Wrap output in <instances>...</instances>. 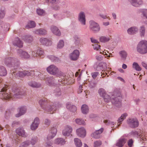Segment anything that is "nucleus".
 I'll use <instances>...</instances> for the list:
<instances>
[{
	"label": "nucleus",
	"instance_id": "nucleus-40",
	"mask_svg": "<svg viewBox=\"0 0 147 147\" xmlns=\"http://www.w3.org/2000/svg\"><path fill=\"white\" fill-rule=\"evenodd\" d=\"M36 24L33 21H30L29 22L26 26L27 28H30L34 27L35 26Z\"/></svg>",
	"mask_w": 147,
	"mask_h": 147
},
{
	"label": "nucleus",
	"instance_id": "nucleus-12",
	"mask_svg": "<svg viewBox=\"0 0 147 147\" xmlns=\"http://www.w3.org/2000/svg\"><path fill=\"white\" fill-rule=\"evenodd\" d=\"M40 42L42 45L47 46L51 45L52 42L50 39H49L46 38H42L40 39Z\"/></svg>",
	"mask_w": 147,
	"mask_h": 147
},
{
	"label": "nucleus",
	"instance_id": "nucleus-14",
	"mask_svg": "<svg viewBox=\"0 0 147 147\" xmlns=\"http://www.w3.org/2000/svg\"><path fill=\"white\" fill-rule=\"evenodd\" d=\"M78 20L82 24L84 25L85 24V15L84 12L81 11L79 13V14Z\"/></svg>",
	"mask_w": 147,
	"mask_h": 147
},
{
	"label": "nucleus",
	"instance_id": "nucleus-15",
	"mask_svg": "<svg viewBox=\"0 0 147 147\" xmlns=\"http://www.w3.org/2000/svg\"><path fill=\"white\" fill-rule=\"evenodd\" d=\"M127 140V139L124 137H121L117 141L116 145L119 147L123 146Z\"/></svg>",
	"mask_w": 147,
	"mask_h": 147
},
{
	"label": "nucleus",
	"instance_id": "nucleus-49",
	"mask_svg": "<svg viewBox=\"0 0 147 147\" xmlns=\"http://www.w3.org/2000/svg\"><path fill=\"white\" fill-rule=\"evenodd\" d=\"M48 58L52 61H56L58 60V59L54 56L50 55L48 56Z\"/></svg>",
	"mask_w": 147,
	"mask_h": 147
},
{
	"label": "nucleus",
	"instance_id": "nucleus-38",
	"mask_svg": "<svg viewBox=\"0 0 147 147\" xmlns=\"http://www.w3.org/2000/svg\"><path fill=\"white\" fill-rule=\"evenodd\" d=\"M132 65L133 68L135 69L136 71H139L142 70L141 68L137 63L134 62L133 64Z\"/></svg>",
	"mask_w": 147,
	"mask_h": 147
},
{
	"label": "nucleus",
	"instance_id": "nucleus-54",
	"mask_svg": "<svg viewBox=\"0 0 147 147\" xmlns=\"http://www.w3.org/2000/svg\"><path fill=\"white\" fill-rule=\"evenodd\" d=\"M127 144L128 145L129 147H131L133 144V141L132 139H129L127 142Z\"/></svg>",
	"mask_w": 147,
	"mask_h": 147
},
{
	"label": "nucleus",
	"instance_id": "nucleus-2",
	"mask_svg": "<svg viewBox=\"0 0 147 147\" xmlns=\"http://www.w3.org/2000/svg\"><path fill=\"white\" fill-rule=\"evenodd\" d=\"M39 103L42 109L47 111L51 114L54 113L53 112L55 111L56 109V106L55 105L48 107L49 103L47 101V99L43 98L39 100Z\"/></svg>",
	"mask_w": 147,
	"mask_h": 147
},
{
	"label": "nucleus",
	"instance_id": "nucleus-48",
	"mask_svg": "<svg viewBox=\"0 0 147 147\" xmlns=\"http://www.w3.org/2000/svg\"><path fill=\"white\" fill-rule=\"evenodd\" d=\"M94 49L96 51H99L100 50V46L97 44L92 45Z\"/></svg>",
	"mask_w": 147,
	"mask_h": 147
},
{
	"label": "nucleus",
	"instance_id": "nucleus-46",
	"mask_svg": "<svg viewBox=\"0 0 147 147\" xmlns=\"http://www.w3.org/2000/svg\"><path fill=\"white\" fill-rule=\"evenodd\" d=\"M102 144V142L100 140L95 141L94 143V147H100Z\"/></svg>",
	"mask_w": 147,
	"mask_h": 147
},
{
	"label": "nucleus",
	"instance_id": "nucleus-31",
	"mask_svg": "<svg viewBox=\"0 0 147 147\" xmlns=\"http://www.w3.org/2000/svg\"><path fill=\"white\" fill-rule=\"evenodd\" d=\"M89 108L88 106L85 104L83 105L81 107V111L82 113L86 114L89 112Z\"/></svg>",
	"mask_w": 147,
	"mask_h": 147
},
{
	"label": "nucleus",
	"instance_id": "nucleus-50",
	"mask_svg": "<svg viewBox=\"0 0 147 147\" xmlns=\"http://www.w3.org/2000/svg\"><path fill=\"white\" fill-rule=\"evenodd\" d=\"M36 12L39 15H44L45 13L43 10L40 9H37Z\"/></svg>",
	"mask_w": 147,
	"mask_h": 147
},
{
	"label": "nucleus",
	"instance_id": "nucleus-3",
	"mask_svg": "<svg viewBox=\"0 0 147 147\" xmlns=\"http://www.w3.org/2000/svg\"><path fill=\"white\" fill-rule=\"evenodd\" d=\"M12 73L17 77H23L26 76H37L39 75L40 72L36 70H24L22 71H18L16 72L13 71Z\"/></svg>",
	"mask_w": 147,
	"mask_h": 147
},
{
	"label": "nucleus",
	"instance_id": "nucleus-20",
	"mask_svg": "<svg viewBox=\"0 0 147 147\" xmlns=\"http://www.w3.org/2000/svg\"><path fill=\"white\" fill-rule=\"evenodd\" d=\"M138 29L137 27H132L128 29L127 32L129 34L133 35L138 32Z\"/></svg>",
	"mask_w": 147,
	"mask_h": 147
},
{
	"label": "nucleus",
	"instance_id": "nucleus-10",
	"mask_svg": "<svg viewBox=\"0 0 147 147\" xmlns=\"http://www.w3.org/2000/svg\"><path fill=\"white\" fill-rule=\"evenodd\" d=\"M18 53L19 56L22 58L27 59L29 58L30 55L26 51H23L22 49H19L18 51Z\"/></svg>",
	"mask_w": 147,
	"mask_h": 147
},
{
	"label": "nucleus",
	"instance_id": "nucleus-51",
	"mask_svg": "<svg viewBox=\"0 0 147 147\" xmlns=\"http://www.w3.org/2000/svg\"><path fill=\"white\" fill-rule=\"evenodd\" d=\"M55 94L57 96H59L61 94V92L60 89L59 88H57L56 89V90L55 91Z\"/></svg>",
	"mask_w": 147,
	"mask_h": 147
},
{
	"label": "nucleus",
	"instance_id": "nucleus-29",
	"mask_svg": "<svg viewBox=\"0 0 147 147\" xmlns=\"http://www.w3.org/2000/svg\"><path fill=\"white\" fill-rule=\"evenodd\" d=\"M35 34L40 35H44L47 33V31L45 29H40L34 31Z\"/></svg>",
	"mask_w": 147,
	"mask_h": 147
},
{
	"label": "nucleus",
	"instance_id": "nucleus-60",
	"mask_svg": "<svg viewBox=\"0 0 147 147\" xmlns=\"http://www.w3.org/2000/svg\"><path fill=\"white\" fill-rule=\"evenodd\" d=\"M48 2L51 3L53 4L58 3L59 2V0H47Z\"/></svg>",
	"mask_w": 147,
	"mask_h": 147
},
{
	"label": "nucleus",
	"instance_id": "nucleus-36",
	"mask_svg": "<svg viewBox=\"0 0 147 147\" xmlns=\"http://www.w3.org/2000/svg\"><path fill=\"white\" fill-rule=\"evenodd\" d=\"M72 131V129H64L63 131V134L65 136L70 135Z\"/></svg>",
	"mask_w": 147,
	"mask_h": 147
},
{
	"label": "nucleus",
	"instance_id": "nucleus-52",
	"mask_svg": "<svg viewBox=\"0 0 147 147\" xmlns=\"http://www.w3.org/2000/svg\"><path fill=\"white\" fill-rule=\"evenodd\" d=\"M52 7L55 10H57L59 9L60 7L57 3H55L53 5Z\"/></svg>",
	"mask_w": 147,
	"mask_h": 147
},
{
	"label": "nucleus",
	"instance_id": "nucleus-57",
	"mask_svg": "<svg viewBox=\"0 0 147 147\" xmlns=\"http://www.w3.org/2000/svg\"><path fill=\"white\" fill-rule=\"evenodd\" d=\"M5 15V11L3 10H0V17L1 18H3Z\"/></svg>",
	"mask_w": 147,
	"mask_h": 147
},
{
	"label": "nucleus",
	"instance_id": "nucleus-62",
	"mask_svg": "<svg viewBox=\"0 0 147 147\" xmlns=\"http://www.w3.org/2000/svg\"><path fill=\"white\" fill-rule=\"evenodd\" d=\"M71 105H71L70 103L67 102L66 104V107L67 109L70 110L71 108Z\"/></svg>",
	"mask_w": 147,
	"mask_h": 147
},
{
	"label": "nucleus",
	"instance_id": "nucleus-56",
	"mask_svg": "<svg viewBox=\"0 0 147 147\" xmlns=\"http://www.w3.org/2000/svg\"><path fill=\"white\" fill-rule=\"evenodd\" d=\"M103 58V56L101 55H96V59L98 61H101L102 60Z\"/></svg>",
	"mask_w": 147,
	"mask_h": 147
},
{
	"label": "nucleus",
	"instance_id": "nucleus-61",
	"mask_svg": "<svg viewBox=\"0 0 147 147\" xmlns=\"http://www.w3.org/2000/svg\"><path fill=\"white\" fill-rule=\"evenodd\" d=\"M99 74V72H94L92 73V78L94 79Z\"/></svg>",
	"mask_w": 147,
	"mask_h": 147
},
{
	"label": "nucleus",
	"instance_id": "nucleus-41",
	"mask_svg": "<svg viewBox=\"0 0 147 147\" xmlns=\"http://www.w3.org/2000/svg\"><path fill=\"white\" fill-rule=\"evenodd\" d=\"M99 40L101 42H105L108 41L110 40V38L108 37L101 36L100 37Z\"/></svg>",
	"mask_w": 147,
	"mask_h": 147
},
{
	"label": "nucleus",
	"instance_id": "nucleus-58",
	"mask_svg": "<svg viewBox=\"0 0 147 147\" xmlns=\"http://www.w3.org/2000/svg\"><path fill=\"white\" fill-rule=\"evenodd\" d=\"M77 110V108L74 105H71V108L70 111L72 112H74Z\"/></svg>",
	"mask_w": 147,
	"mask_h": 147
},
{
	"label": "nucleus",
	"instance_id": "nucleus-11",
	"mask_svg": "<svg viewBox=\"0 0 147 147\" xmlns=\"http://www.w3.org/2000/svg\"><path fill=\"white\" fill-rule=\"evenodd\" d=\"M79 55V51L78 50H75L70 54V57L71 60L76 61L78 58Z\"/></svg>",
	"mask_w": 147,
	"mask_h": 147
},
{
	"label": "nucleus",
	"instance_id": "nucleus-9",
	"mask_svg": "<svg viewBox=\"0 0 147 147\" xmlns=\"http://www.w3.org/2000/svg\"><path fill=\"white\" fill-rule=\"evenodd\" d=\"M94 67L96 71L104 69L107 67V64L105 63L102 62H101L98 64L97 63H96L94 65Z\"/></svg>",
	"mask_w": 147,
	"mask_h": 147
},
{
	"label": "nucleus",
	"instance_id": "nucleus-6",
	"mask_svg": "<svg viewBox=\"0 0 147 147\" xmlns=\"http://www.w3.org/2000/svg\"><path fill=\"white\" fill-rule=\"evenodd\" d=\"M138 52L141 54L147 53V41L143 40L140 41L137 47Z\"/></svg>",
	"mask_w": 147,
	"mask_h": 147
},
{
	"label": "nucleus",
	"instance_id": "nucleus-22",
	"mask_svg": "<svg viewBox=\"0 0 147 147\" xmlns=\"http://www.w3.org/2000/svg\"><path fill=\"white\" fill-rule=\"evenodd\" d=\"M7 74L6 68L3 66L0 65V76H5Z\"/></svg>",
	"mask_w": 147,
	"mask_h": 147
},
{
	"label": "nucleus",
	"instance_id": "nucleus-26",
	"mask_svg": "<svg viewBox=\"0 0 147 147\" xmlns=\"http://www.w3.org/2000/svg\"><path fill=\"white\" fill-rule=\"evenodd\" d=\"M26 109L25 107L23 106L21 107L20 109V112L19 113L16 115V116L19 117L20 116L24 114L26 111Z\"/></svg>",
	"mask_w": 147,
	"mask_h": 147
},
{
	"label": "nucleus",
	"instance_id": "nucleus-45",
	"mask_svg": "<svg viewBox=\"0 0 147 147\" xmlns=\"http://www.w3.org/2000/svg\"><path fill=\"white\" fill-rule=\"evenodd\" d=\"M98 92L100 96L102 97L105 94H107L106 91L103 88H100L98 91Z\"/></svg>",
	"mask_w": 147,
	"mask_h": 147
},
{
	"label": "nucleus",
	"instance_id": "nucleus-44",
	"mask_svg": "<svg viewBox=\"0 0 147 147\" xmlns=\"http://www.w3.org/2000/svg\"><path fill=\"white\" fill-rule=\"evenodd\" d=\"M102 97L106 102H108L110 100L111 98L110 96L107 94H105Z\"/></svg>",
	"mask_w": 147,
	"mask_h": 147
},
{
	"label": "nucleus",
	"instance_id": "nucleus-33",
	"mask_svg": "<svg viewBox=\"0 0 147 147\" xmlns=\"http://www.w3.org/2000/svg\"><path fill=\"white\" fill-rule=\"evenodd\" d=\"M16 132L18 135L23 137H26L24 131L23 129H16Z\"/></svg>",
	"mask_w": 147,
	"mask_h": 147
},
{
	"label": "nucleus",
	"instance_id": "nucleus-16",
	"mask_svg": "<svg viewBox=\"0 0 147 147\" xmlns=\"http://www.w3.org/2000/svg\"><path fill=\"white\" fill-rule=\"evenodd\" d=\"M100 30V27L97 23L92 21V31L94 33H97Z\"/></svg>",
	"mask_w": 147,
	"mask_h": 147
},
{
	"label": "nucleus",
	"instance_id": "nucleus-53",
	"mask_svg": "<svg viewBox=\"0 0 147 147\" xmlns=\"http://www.w3.org/2000/svg\"><path fill=\"white\" fill-rule=\"evenodd\" d=\"M29 143L28 141L24 142V143H22L20 147H26V146L29 145Z\"/></svg>",
	"mask_w": 147,
	"mask_h": 147
},
{
	"label": "nucleus",
	"instance_id": "nucleus-8",
	"mask_svg": "<svg viewBox=\"0 0 147 147\" xmlns=\"http://www.w3.org/2000/svg\"><path fill=\"white\" fill-rule=\"evenodd\" d=\"M47 71L50 74L56 75L59 72V70L57 67L54 65H51L47 68Z\"/></svg>",
	"mask_w": 147,
	"mask_h": 147
},
{
	"label": "nucleus",
	"instance_id": "nucleus-63",
	"mask_svg": "<svg viewBox=\"0 0 147 147\" xmlns=\"http://www.w3.org/2000/svg\"><path fill=\"white\" fill-rule=\"evenodd\" d=\"M141 140H140L142 141H145L147 140L146 138L144 137V134H142L141 136Z\"/></svg>",
	"mask_w": 147,
	"mask_h": 147
},
{
	"label": "nucleus",
	"instance_id": "nucleus-39",
	"mask_svg": "<svg viewBox=\"0 0 147 147\" xmlns=\"http://www.w3.org/2000/svg\"><path fill=\"white\" fill-rule=\"evenodd\" d=\"M75 121L79 125H84L85 124V121L81 118H77L76 119Z\"/></svg>",
	"mask_w": 147,
	"mask_h": 147
},
{
	"label": "nucleus",
	"instance_id": "nucleus-28",
	"mask_svg": "<svg viewBox=\"0 0 147 147\" xmlns=\"http://www.w3.org/2000/svg\"><path fill=\"white\" fill-rule=\"evenodd\" d=\"M66 141L63 138H58L56 139L55 140V144L60 145H63L65 144Z\"/></svg>",
	"mask_w": 147,
	"mask_h": 147
},
{
	"label": "nucleus",
	"instance_id": "nucleus-59",
	"mask_svg": "<svg viewBox=\"0 0 147 147\" xmlns=\"http://www.w3.org/2000/svg\"><path fill=\"white\" fill-rule=\"evenodd\" d=\"M37 138L36 137L32 139L31 141V143L32 145H34L37 141Z\"/></svg>",
	"mask_w": 147,
	"mask_h": 147
},
{
	"label": "nucleus",
	"instance_id": "nucleus-27",
	"mask_svg": "<svg viewBox=\"0 0 147 147\" xmlns=\"http://www.w3.org/2000/svg\"><path fill=\"white\" fill-rule=\"evenodd\" d=\"M22 39L26 42H30L33 40V38L30 35H27L23 36Z\"/></svg>",
	"mask_w": 147,
	"mask_h": 147
},
{
	"label": "nucleus",
	"instance_id": "nucleus-18",
	"mask_svg": "<svg viewBox=\"0 0 147 147\" xmlns=\"http://www.w3.org/2000/svg\"><path fill=\"white\" fill-rule=\"evenodd\" d=\"M51 30L52 33L54 34L57 36H60L61 35L60 31L56 26H51Z\"/></svg>",
	"mask_w": 147,
	"mask_h": 147
},
{
	"label": "nucleus",
	"instance_id": "nucleus-21",
	"mask_svg": "<svg viewBox=\"0 0 147 147\" xmlns=\"http://www.w3.org/2000/svg\"><path fill=\"white\" fill-rule=\"evenodd\" d=\"M39 123V118L38 117H36L31 125V129H36L38 128Z\"/></svg>",
	"mask_w": 147,
	"mask_h": 147
},
{
	"label": "nucleus",
	"instance_id": "nucleus-24",
	"mask_svg": "<svg viewBox=\"0 0 147 147\" xmlns=\"http://www.w3.org/2000/svg\"><path fill=\"white\" fill-rule=\"evenodd\" d=\"M13 44L20 48L22 47L23 46L22 42L18 38H16L15 40L13 41Z\"/></svg>",
	"mask_w": 147,
	"mask_h": 147
},
{
	"label": "nucleus",
	"instance_id": "nucleus-4",
	"mask_svg": "<svg viewBox=\"0 0 147 147\" xmlns=\"http://www.w3.org/2000/svg\"><path fill=\"white\" fill-rule=\"evenodd\" d=\"M114 95L116 96L112 97L111 99V101L115 106L119 108L122 105L121 94L119 92L115 91Z\"/></svg>",
	"mask_w": 147,
	"mask_h": 147
},
{
	"label": "nucleus",
	"instance_id": "nucleus-37",
	"mask_svg": "<svg viewBox=\"0 0 147 147\" xmlns=\"http://www.w3.org/2000/svg\"><path fill=\"white\" fill-rule=\"evenodd\" d=\"M103 129H99L96 131L94 133V137L95 138H100L99 134L102 133Z\"/></svg>",
	"mask_w": 147,
	"mask_h": 147
},
{
	"label": "nucleus",
	"instance_id": "nucleus-64",
	"mask_svg": "<svg viewBox=\"0 0 147 147\" xmlns=\"http://www.w3.org/2000/svg\"><path fill=\"white\" fill-rule=\"evenodd\" d=\"M75 39L76 40L75 43L76 44L80 42V38H79L78 37H76V36L75 38Z\"/></svg>",
	"mask_w": 147,
	"mask_h": 147
},
{
	"label": "nucleus",
	"instance_id": "nucleus-47",
	"mask_svg": "<svg viewBox=\"0 0 147 147\" xmlns=\"http://www.w3.org/2000/svg\"><path fill=\"white\" fill-rule=\"evenodd\" d=\"M64 45V42L63 40H60L58 44L57 48L61 49L62 48Z\"/></svg>",
	"mask_w": 147,
	"mask_h": 147
},
{
	"label": "nucleus",
	"instance_id": "nucleus-35",
	"mask_svg": "<svg viewBox=\"0 0 147 147\" xmlns=\"http://www.w3.org/2000/svg\"><path fill=\"white\" fill-rule=\"evenodd\" d=\"M119 54L122 59L124 60H125L126 59L127 55L126 51L124 50L121 51L119 52Z\"/></svg>",
	"mask_w": 147,
	"mask_h": 147
},
{
	"label": "nucleus",
	"instance_id": "nucleus-34",
	"mask_svg": "<svg viewBox=\"0 0 147 147\" xmlns=\"http://www.w3.org/2000/svg\"><path fill=\"white\" fill-rule=\"evenodd\" d=\"M75 144L77 147H81L82 144L81 140L78 138L74 139Z\"/></svg>",
	"mask_w": 147,
	"mask_h": 147
},
{
	"label": "nucleus",
	"instance_id": "nucleus-19",
	"mask_svg": "<svg viewBox=\"0 0 147 147\" xmlns=\"http://www.w3.org/2000/svg\"><path fill=\"white\" fill-rule=\"evenodd\" d=\"M141 17L143 19L144 24L147 25V9H144L142 10Z\"/></svg>",
	"mask_w": 147,
	"mask_h": 147
},
{
	"label": "nucleus",
	"instance_id": "nucleus-23",
	"mask_svg": "<svg viewBox=\"0 0 147 147\" xmlns=\"http://www.w3.org/2000/svg\"><path fill=\"white\" fill-rule=\"evenodd\" d=\"M57 131V129H51L48 136L47 139L49 140L53 138L55 136Z\"/></svg>",
	"mask_w": 147,
	"mask_h": 147
},
{
	"label": "nucleus",
	"instance_id": "nucleus-55",
	"mask_svg": "<svg viewBox=\"0 0 147 147\" xmlns=\"http://www.w3.org/2000/svg\"><path fill=\"white\" fill-rule=\"evenodd\" d=\"M83 84H82V85H80V86H79V88L78 89V93H81L83 90Z\"/></svg>",
	"mask_w": 147,
	"mask_h": 147
},
{
	"label": "nucleus",
	"instance_id": "nucleus-42",
	"mask_svg": "<svg viewBox=\"0 0 147 147\" xmlns=\"http://www.w3.org/2000/svg\"><path fill=\"white\" fill-rule=\"evenodd\" d=\"M37 56L38 55L40 57H43L44 55V52L43 50L41 49H38L36 51Z\"/></svg>",
	"mask_w": 147,
	"mask_h": 147
},
{
	"label": "nucleus",
	"instance_id": "nucleus-32",
	"mask_svg": "<svg viewBox=\"0 0 147 147\" xmlns=\"http://www.w3.org/2000/svg\"><path fill=\"white\" fill-rule=\"evenodd\" d=\"M139 32L141 37L144 36L145 33V27L144 25H142L140 27Z\"/></svg>",
	"mask_w": 147,
	"mask_h": 147
},
{
	"label": "nucleus",
	"instance_id": "nucleus-30",
	"mask_svg": "<svg viewBox=\"0 0 147 147\" xmlns=\"http://www.w3.org/2000/svg\"><path fill=\"white\" fill-rule=\"evenodd\" d=\"M28 84L29 86L33 88H39L41 86L40 84L37 83L36 82L33 81H30L29 82Z\"/></svg>",
	"mask_w": 147,
	"mask_h": 147
},
{
	"label": "nucleus",
	"instance_id": "nucleus-7",
	"mask_svg": "<svg viewBox=\"0 0 147 147\" xmlns=\"http://www.w3.org/2000/svg\"><path fill=\"white\" fill-rule=\"evenodd\" d=\"M127 123L129 126L131 128L137 127L139 125V122L136 118H129L127 120Z\"/></svg>",
	"mask_w": 147,
	"mask_h": 147
},
{
	"label": "nucleus",
	"instance_id": "nucleus-43",
	"mask_svg": "<svg viewBox=\"0 0 147 147\" xmlns=\"http://www.w3.org/2000/svg\"><path fill=\"white\" fill-rule=\"evenodd\" d=\"M142 4V0H140V1H138L137 0H136L135 2H134L133 3V6L138 7L140 5Z\"/></svg>",
	"mask_w": 147,
	"mask_h": 147
},
{
	"label": "nucleus",
	"instance_id": "nucleus-25",
	"mask_svg": "<svg viewBox=\"0 0 147 147\" xmlns=\"http://www.w3.org/2000/svg\"><path fill=\"white\" fill-rule=\"evenodd\" d=\"M103 122L106 125L110 126L111 128L115 127V125H116V124L114 123V122L111 121L108 119H104Z\"/></svg>",
	"mask_w": 147,
	"mask_h": 147
},
{
	"label": "nucleus",
	"instance_id": "nucleus-13",
	"mask_svg": "<svg viewBox=\"0 0 147 147\" xmlns=\"http://www.w3.org/2000/svg\"><path fill=\"white\" fill-rule=\"evenodd\" d=\"M127 116V114L126 113H125L123 114H122L121 116L119 117L117 120L118 123L119 124L117 125L116 124L115 125V127L116 128L118 127V126H120L122 122L123 121V120L125 119L126 117Z\"/></svg>",
	"mask_w": 147,
	"mask_h": 147
},
{
	"label": "nucleus",
	"instance_id": "nucleus-1",
	"mask_svg": "<svg viewBox=\"0 0 147 147\" xmlns=\"http://www.w3.org/2000/svg\"><path fill=\"white\" fill-rule=\"evenodd\" d=\"M23 94L21 91L17 89L15 94H8L7 93V89L3 88L2 89L0 93V98L2 99H8L10 98L14 99L15 98H20L22 97Z\"/></svg>",
	"mask_w": 147,
	"mask_h": 147
},
{
	"label": "nucleus",
	"instance_id": "nucleus-5",
	"mask_svg": "<svg viewBox=\"0 0 147 147\" xmlns=\"http://www.w3.org/2000/svg\"><path fill=\"white\" fill-rule=\"evenodd\" d=\"M4 62L5 64L9 67H17L19 65V61L18 59L12 57L6 58Z\"/></svg>",
	"mask_w": 147,
	"mask_h": 147
},
{
	"label": "nucleus",
	"instance_id": "nucleus-17",
	"mask_svg": "<svg viewBox=\"0 0 147 147\" xmlns=\"http://www.w3.org/2000/svg\"><path fill=\"white\" fill-rule=\"evenodd\" d=\"M76 131L77 135L80 137L83 138L86 136V131L85 129H77Z\"/></svg>",
	"mask_w": 147,
	"mask_h": 147
}]
</instances>
